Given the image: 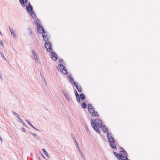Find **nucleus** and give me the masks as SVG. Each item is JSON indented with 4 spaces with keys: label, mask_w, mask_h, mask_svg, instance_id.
<instances>
[{
    "label": "nucleus",
    "mask_w": 160,
    "mask_h": 160,
    "mask_svg": "<svg viewBox=\"0 0 160 160\" xmlns=\"http://www.w3.org/2000/svg\"><path fill=\"white\" fill-rule=\"evenodd\" d=\"M107 136L110 144L112 148L113 149L116 148V144L114 143V140L112 136V135L109 133H108L107 134Z\"/></svg>",
    "instance_id": "1"
},
{
    "label": "nucleus",
    "mask_w": 160,
    "mask_h": 160,
    "mask_svg": "<svg viewBox=\"0 0 160 160\" xmlns=\"http://www.w3.org/2000/svg\"><path fill=\"white\" fill-rule=\"evenodd\" d=\"M26 8L32 18H35L36 17V14L33 10L32 6L31 5L29 2L28 4L26 6Z\"/></svg>",
    "instance_id": "2"
},
{
    "label": "nucleus",
    "mask_w": 160,
    "mask_h": 160,
    "mask_svg": "<svg viewBox=\"0 0 160 160\" xmlns=\"http://www.w3.org/2000/svg\"><path fill=\"white\" fill-rule=\"evenodd\" d=\"M57 69L59 72H61L64 74H67V70L65 67L62 64L59 63L58 64V67H57Z\"/></svg>",
    "instance_id": "3"
},
{
    "label": "nucleus",
    "mask_w": 160,
    "mask_h": 160,
    "mask_svg": "<svg viewBox=\"0 0 160 160\" xmlns=\"http://www.w3.org/2000/svg\"><path fill=\"white\" fill-rule=\"evenodd\" d=\"M32 52L34 56L35 63L38 64H40L41 63V62L38 58V55L36 54V53L33 50L32 51Z\"/></svg>",
    "instance_id": "4"
},
{
    "label": "nucleus",
    "mask_w": 160,
    "mask_h": 160,
    "mask_svg": "<svg viewBox=\"0 0 160 160\" xmlns=\"http://www.w3.org/2000/svg\"><path fill=\"white\" fill-rule=\"evenodd\" d=\"M93 124L98 128L102 127L103 125L102 124V121L98 119H96L94 120L93 119Z\"/></svg>",
    "instance_id": "5"
},
{
    "label": "nucleus",
    "mask_w": 160,
    "mask_h": 160,
    "mask_svg": "<svg viewBox=\"0 0 160 160\" xmlns=\"http://www.w3.org/2000/svg\"><path fill=\"white\" fill-rule=\"evenodd\" d=\"M45 47L48 52H50L52 50L51 44L50 42H45Z\"/></svg>",
    "instance_id": "6"
},
{
    "label": "nucleus",
    "mask_w": 160,
    "mask_h": 160,
    "mask_svg": "<svg viewBox=\"0 0 160 160\" xmlns=\"http://www.w3.org/2000/svg\"><path fill=\"white\" fill-rule=\"evenodd\" d=\"M88 111L91 115L92 117L98 116V112H95L94 109L93 108H89Z\"/></svg>",
    "instance_id": "7"
},
{
    "label": "nucleus",
    "mask_w": 160,
    "mask_h": 160,
    "mask_svg": "<svg viewBox=\"0 0 160 160\" xmlns=\"http://www.w3.org/2000/svg\"><path fill=\"white\" fill-rule=\"evenodd\" d=\"M91 124L93 128V129L94 130L97 132L98 133H100V132L99 129L97 127V126H96L95 125L93 124V119H92V121L91 122Z\"/></svg>",
    "instance_id": "8"
},
{
    "label": "nucleus",
    "mask_w": 160,
    "mask_h": 160,
    "mask_svg": "<svg viewBox=\"0 0 160 160\" xmlns=\"http://www.w3.org/2000/svg\"><path fill=\"white\" fill-rule=\"evenodd\" d=\"M51 58L54 61H56L57 59V56L56 54L54 52H51L50 53Z\"/></svg>",
    "instance_id": "9"
},
{
    "label": "nucleus",
    "mask_w": 160,
    "mask_h": 160,
    "mask_svg": "<svg viewBox=\"0 0 160 160\" xmlns=\"http://www.w3.org/2000/svg\"><path fill=\"white\" fill-rule=\"evenodd\" d=\"M38 31L39 33H45V31L42 26H39L37 28Z\"/></svg>",
    "instance_id": "10"
},
{
    "label": "nucleus",
    "mask_w": 160,
    "mask_h": 160,
    "mask_svg": "<svg viewBox=\"0 0 160 160\" xmlns=\"http://www.w3.org/2000/svg\"><path fill=\"white\" fill-rule=\"evenodd\" d=\"M9 29L11 34L12 35L14 38H16L17 36L16 33L14 32V31L10 27H9Z\"/></svg>",
    "instance_id": "11"
},
{
    "label": "nucleus",
    "mask_w": 160,
    "mask_h": 160,
    "mask_svg": "<svg viewBox=\"0 0 160 160\" xmlns=\"http://www.w3.org/2000/svg\"><path fill=\"white\" fill-rule=\"evenodd\" d=\"M21 4L23 7L25 6V4H27L28 2V0H19Z\"/></svg>",
    "instance_id": "12"
},
{
    "label": "nucleus",
    "mask_w": 160,
    "mask_h": 160,
    "mask_svg": "<svg viewBox=\"0 0 160 160\" xmlns=\"http://www.w3.org/2000/svg\"><path fill=\"white\" fill-rule=\"evenodd\" d=\"M30 133L36 138L38 140H40L41 139V138L38 136L37 134L35 133L32 132H30Z\"/></svg>",
    "instance_id": "13"
},
{
    "label": "nucleus",
    "mask_w": 160,
    "mask_h": 160,
    "mask_svg": "<svg viewBox=\"0 0 160 160\" xmlns=\"http://www.w3.org/2000/svg\"><path fill=\"white\" fill-rule=\"evenodd\" d=\"M102 129L103 131L106 133H107L108 132V129L105 126L103 125L102 126Z\"/></svg>",
    "instance_id": "14"
},
{
    "label": "nucleus",
    "mask_w": 160,
    "mask_h": 160,
    "mask_svg": "<svg viewBox=\"0 0 160 160\" xmlns=\"http://www.w3.org/2000/svg\"><path fill=\"white\" fill-rule=\"evenodd\" d=\"M113 153H114V155L115 156V157H116L117 158H118L119 160H120V154L115 152H113Z\"/></svg>",
    "instance_id": "15"
},
{
    "label": "nucleus",
    "mask_w": 160,
    "mask_h": 160,
    "mask_svg": "<svg viewBox=\"0 0 160 160\" xmlns=\"http://www.w3.org/2000/svg\"><path fill=\"white\" fill-rule=\"evenodd\" d=\"M42 37L43 38L44 40L45 41V42H49L48 41V38L47 37V36H45L43 34Z\"/></svg>",
    "instance_id": "16"
},
{
    "label": "nucleus",
    "mask_w": 160,
    "mask_h": 160,
    "mask_svg": "<svg viewBox=\"0 0 160 160\" xmlns=\"http://www.w3.org/2000/svg\"><path fill=\"white\" fill-rule=\"evenodd\" d=\"M80 97L81 99L82 100H84L85 97V95L83 93H81L80 94Z\"/></svg>",
    "instance_id": "17"
},
{
    "label": "nucleus",
    "mask_w": 160,
    "mask_h": 160,
    "mask_svg": "<svg viewBox=\"0 0 160 160\" xmlns=\"http://www.w3.org/2000/svg\"><path fill=\"white\" fill-rule=\"evenodd\" d=\"M64 95L66 98L67 100L68 101H70V99L68 97V93H67L66 94H65Z\"/></svg>",
    "instance_id": "18"
},
{
    "label": "nucleus",
    "mask_w": 160,
    "mask_h": 160,
    "mask_svg": "<svg viewBox=\"0 0 160 160\" xmlns=\"http://www.w3.org/2000/svg\"><path fill=\"white\" fill-rule=\"evenodd\" d=\"M77 89L79 92H81L82 91V88L80 86H79L77 88Z\"/></svg>",
    "instance_id": "19"
},
{
    "label": "nucleus",
    "mask_w": 160,
    "mask_h": 160,
    "mask_svg": "<svg viewBox=\"0 0 160 160\" xmlns=\"http://www.w3.org/2000/svg\"><path fill=\"white\" fill-rule=\"evenodd\" d=\"M12 113L13 114L15 115V116L17 118H19L20 117V116L17 113H16V112H12Z\"/></svg>",
    "instance_id": "20"
},
{
    "label": "nucleus",
    "mask_w": 160,
    "mask_h": 160,
    "mask_svg": "<svg viewBox=\"0 0 160 160\" xmlns=\"http://www.w3.org/2000/svg\"><path fill=\"white\" fill-rule=\"evenodd\" d=\"M82 107L84 109L86 108V104L84 102H83V103L82 104Z\"/></svg>",
    "instance_id": "21"
},
{
    "label": "nucleus",
    "mask_w": 160,
    "mask_h": 160,
    "mask_svg": "<svg viewBox=\"0 0 160 160\" xmlns=\"http://www.w3.org/2000/svg\"><path fill=\"white\" fill-rule=\"evenodd\" d=\"M42 150H43V153L44 154L46 155V156H47L48 157H49V156H48V152H47L45 150V149H42Z\"/></svg>",
    "instance_id": "22"
},
{
    "label": "nucleus",
    "mask_w": 160,
    "mask_h": 160,
    "mask_svg": "<svg viewBox=\"0 0 160 160\" xmlns=\"http://www.w3.org/2000/svg\"><path fill=\"white\" fill-rule=\"evenodd\" d=\"M68 78L69 80L70 81V82L72 83V82H73V81H74L73 80V79L70 76H68Z\"/></svg>",
    "instance_id": "23"
},
{
    "label": "nucleus",
    "mask_w": 160,
    "mask_h": 160,
    "mask_svg": "<svg viewBox=\"0 0 160 160\" xmlns=\"http://www.w3.org/2000/svg\"><path fill=\"white\" fill-rule=\"evenodd\" d=\"M28 33L30 34V35H31V34L32 33V31L31 29L30 28H28Z\"/></svg>",
    "instance_id": "24"
},
{
    "label": "nucleus",
    "mask_w": 160,
    "mask_h": 160,
    "mask_svg": "<svg viewBox=\"0 0 160 160\" xmlns=\"http://www.w3.org/2000/svg\"><path fill=\"white\" fill-rule=\"evenodd\" d=\"M72 84H73L75 86V87H76V88H78V87L79 86H78V84L77 83H76V82L74 81H73V82H72Z\"/></svg>",
    "instance_id": "25"
},
{
    "label": "nucleus",
    "mask_w": 160,
    "mask_h": 160,
    "mask_svg": "<svg viewBox=\"0 0 160 160\" xmlns=\"http://www.w3.org/2000/svg\"><path fill=\"white\" fill-rule=\"evenodd\" d=\"M80 152V154H81V156L84 159V160H86V159H85V158L84 157V156L82 152Z\"/></svg>",
    "instance_id": "26"
},
{
    "label": "nucleus",
    "mask_w": 160,
    "mask_h": 160,
    "mask_svg": "<svg viewBox=\"0 0 160 160\" xmlns=\"http://www.w3.org/2000/svg\"><path fill=\"white\" fill-rule=\"evenodd\" d=\"M88 109H89V108H93L92 105L91 104H90V103L88 104Z\"/></svg>",
    "instance_id": "27"
},
{
    "label": "nucleus",
    "mask_w": 160,
    "mask_h": 160,
    "mask_svg": "<svg viewBox=\"0 0 160 160\" xmlns=\"http://www.w3.org/2000/svg\"><path fill=\"white\" fill-rule=\"evenodd\" d=\"M75 93L76 97L79 96V94L76 90H75Z\"/></svg>",
    "instance_id": "28"
},
{
    "label": "nucleus",
    "mask_w": 160,
    "mask_h": 160,
    "mask_svg": "<svg viewBox=\"0 0 160 160\" xmlns=\"http://www.w3.org/2000/svg\"><path fill=\"white\" fill-rule=\"evenodd\" d=\"M80 98L79 96L76 97V99L78 102H80L81 101Z\"/></svg>",
    "instance_id": "29"
},
{
    "label": "nucleus",
    "mask_w": 160,
    "mask_h": 160,
    "mask_svg": "<svg viewBox=\"0 0 160 160\" xmlns=\"http://www.w3.org/2000/svg\"><path fill=\"white\" fill-rule=\"evenodd\" d=\"M0 53L1 54V56H2V57H3L4 59L5 60H6V58L4 56V54L2 52H1L0 51Z\"/></svg>",
    "instance_id": "30"
},
{
    "label": "nucleus",
    "mask_w": 160,
    "mask_h": 160,
    "mask_svg": "<svg viewBox=\"0 0 160 160\" xmlns=\"http://www.w3.org/2000/svg\"><path fill=\"white\" fill-rule=\"evenodd\" d=\"M35 24L36 26H37V28H38V27H39V26H41V25H40V24L38 22H35Z\"/></svg>",
    "instance_id": "31"
},
{
    "label": "nucleus",
    "mask_w": 160,
    "mask_h": 160,
    "mask_svg": "<svg viewBox=\"0 0 160 160\" xmlns=\"http://www.w3.org/2000/svg\"><path fill=\"white\" fill-rule=\"evenodd\" d=\"M18 119H19L18 120V122H21V123H22L23 122L22 119H21L20 118V117L19 118H18Z\"/></svg>",
    "instance_id": "32"
},
{
    "label": "nucleus",
    "mask_w": 160,
    "mask_h": 160,
    "mask_svg": "<svg viewBox=\"0 0 160 160\" xmlns=\"http://www.w3.org/2000/svg\"><path fill=\"white\" fill-rule=\"evenodd\" d=\"M0 79H1V81H2V75L1 74V72H0Z\"/></svg>",
    "instance_id": "33"
},
{
    "label": "nucleus",
    "mask_w": 160,
    "mask_h": 160,
    "mask_svg": "<svg viewBox=\"0 0 160 160\" xmlns=\"http://www.w3.org/2000/svg\"><path fill=\"white\" fill-rule=\"evenodd\" d=\"M0 44L2 47H3L4 46V44L2 41L1 40H0Z\"/></svg>",
    "instance_id": "34"
},
{
    "label": "nucleus",
    "mask_w": 160,
    "mask_h": 160,
    "mask_svg": "<svg viewBox=\"0 0 160 160\" xmlns=\"http://www.w3.org/2000/svg\"><path fill=\"white\" fill-rule=\"evenodd\" d=\"M77 147V149L78 150L79 152H81V151L79 148V146L78 145V147Z\"/></svg>",
    "instance_id": "35"
},
{
    "label": "nucleus",
    "mask_w": 160,
    "mask_h": 160,
    "mask_svg": "<svg viewBox=\"0 0 160 160\" xmlns=\"http://www.w3.org/2000/svg\"><path fill=\"white\" fill-rule=\"evenodd\" d=\"M75 144L76 145V147H78V142H77L76 140H75Z\"/></svg>",
    "instance_id": "36"
},
{
    "label": "nucleus",
    "mask_w": 160,
    "mask_h": 160,
    "mask_svg": "<svg viewBox=\"0 0 160 160\" xmlns=\"http://www.w3.org/2000/svg\"><path fill=\"white\" fill-rule=\"evenodd\" d=\"M22 130L23 132H25L26 131V130L25 128H22Z\"/></svg>",
    "instance_id": "37"
},
{
    "label": "nucleus",
    "mask_w": 160,
    "mask_h": 160,
    "mask_svg": "<svg viewBox=\"0 0 160 160\" xmlns=\"http://www.w3.org/2000/svg\"><path fill=\"white\" fill-rule=\"evenodd\" d=\"M62 93H63V94H64V95L65 94H66L67 93H66L65 92V91L63 90H62Z\"/></svg>",
    "instance_id": "38"
},
{
    "label": "nucleus",
    "mask_w": 160,
    "mask_h": 160,
    "mask_svg": "<svg viewBox=\"0 0 160 160\" xmlns=\"http://www.w3.org/2000/svg\"><path fill=\"white\" fill-rule=\"evenodd\" d=\"M32 128H33L34 129H35V130H37V131H40L37 128H35L34 127H32Z\"/></svg>",
    "instance_id": "39"
},
{
    "label": "nucleus",
    "mask_w": 160,
    "mask_h": 160,
    "mask_svg": "<svg viewBox=\"0 0 160 160\" xmlns=\"http://www.w3.org/2000/svg\"><path fill=\"white\" fill-rule=\"evenodd\" d=\"M63 60L62 59L60 60V62L63 64Z\"/></svg>",
    "instance_id": "40"
},
{
    "label": "nucleus",
    "mask_w": 160,
    "mask_h": 160,
    "mask_svg": "<svg viewBox=\"0 0 160 160\" xmlns=\"http://www.w3.org/2000/svg\"><path fill=\"white\" fill-rule=\"evenodd\" d=\"M26 121L30 125V124H31L30 122L29 121H28V120H26Z\"/></svg>",
    "instance_id": "41"
},
{
    "label": "nucleus",
    "mask_w": 160,
    "mask_h": 160,
    "mask_svg": "<svg viewBox=\"0 0 160 160\" xmlns=\"http://www.w3.org/2000/svg\"><path fill=\"white\" fill-rule=\"evenodd\" d=\"M86 130H87V132L88 133H89V129H88V128H87Z\"/></svg>",
    "instance_id": "42"
},
{
    "label": "nucleus",
    "mask_w": 160,
    "mask_h": 160,
    "mask_svg": "<svg viewBox=\"0 0 160 160\" xmlns=\"http://www.w3.org/2000/svg\"><path fill=\"white\" fill-rule=\"evenodd\" d=\"M43 81H44V82H45V83H46V84H47L46 82V81H45V79L44 78H43Z\"/></svg>",
    "instance_id": "43"
},
{
    "label": "nucleus",
    "mask_w": 160,
    "mask_h": 160,
    "mask_svg": "<svg viewBox=\"0 0 160 160\" xmlns=\"http://www.w3.org/2000/svg\"><path fill=\"white\" fill-rule=\"evenodd\" d=\"M43 81H44V82H45V83H46V84H47L46 82V81H45V79L44 78H43Z\"/></svg>",
    "instance_id": "44"
},
{
    "label": "nucleus",
    "mask_w": 160,
    "mask_h": 160,
    "mask_svg": "<svg viewBox=\"0 0 160 160\" xmlns=\"http://www.w3.org/2000/svg\"><path fill=\"white\" fill-rule=\"evenodd\" d=\"M22 125H23V126H25V123H24V122H22Z\"/></svg>",
    "instance_id": "45"
},
{
    "label": "nucleus",
    "mask_w": 160,
    "mask_h": 160,
    "mask_svg": "<svg viewBox=\"0 0 160 160\" xmlns=\"http://www.w3.org/2000/svg\"><path fill=\"white\" fill-rule=\"evenodd\" d=\"M0 140L1 141V142H2V138L0 136Z\"/></svg>",
    "instance_id": "46"
},
{
    "label": "nucleus",
    "mask_w": 160,
    "mask_h": 160,
    "mask_svg": "<svg viewBox=\"0 0 160 160\" xmlns=\"http://www.w3.org/2000/svg\"><path fill=\"white\" fill-rule=\"evenodd\" d=\"M73 139L74 141L75 142V140H76L75 139V137L73 138Z\"/></svg>",
    "instance_id": "47"
},
{
    "label": "nucleus",
    "mask_w": 160,
    "mask_h": 160,
    "mask_svg": "<svg viewBox=\"0 0 160 160\" xmlns=\"http://www.w3.org/2000/svg\"><path fill=\"white\" fill-rule=\"evenodd\" d=\"M30 126H31L32 128V127H33V126L32 125V124L31 123L29 125Z\"/></svg>",
    "instance_id": "48"
},
{
    "label": "nucleus",
    "mask_w": 160,
    "mask_h": 160,
    "mask_svg": "<svg viewBox=\"0 0 160 160\" xmlns=\"http://www.w3.org/2000/svg\"><path fill=\"white\" fill-rule=\"evenodd\" d=\"M0 34H1V35H2V33H1V31H0Z\"/></svg>",
    "instance_id": "49"
}]
</instances>
